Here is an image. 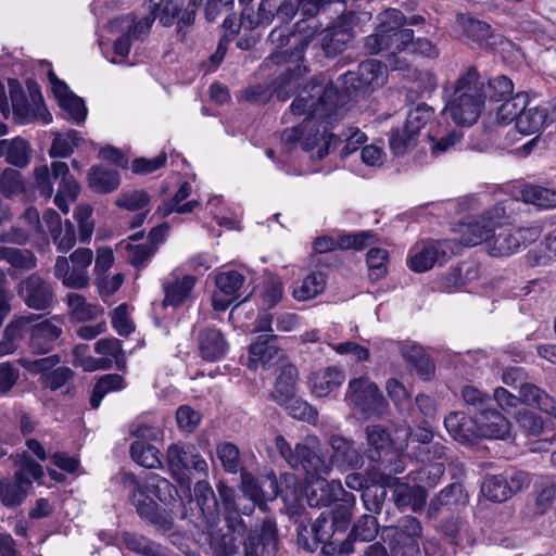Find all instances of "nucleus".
Segmentation results:
<instances>
[{
	"label": "nucleus",
	"mask_w": 556,
	"mask_h": 556,
	"mask_svg": "<svg viewBox=\"0 0 556 556\" xmlns=\"http://www.w3.org/2000/svg\"><path fill=\"white\" fill-rule=\"evenodd\" d=\"M387 67L382 62L368 59L356 70L348 71L338 78L340 88L324 77L313 78L290 104V114L305 116L304 122L316 119L319 124H331L340 115L346 101L369 94L384 84Z\"/></svg>",
	"instance_id": "f257e3e1"
},
{
	"label": "nucleus",
	"mask_w": 556,
	"mask_h": 556,
	"mask_svg": "<svg viewBox=\"0 0 556 556\" xmlns=\"http://www.w3.org/2000/svg\"><path fill=\"white\" fill-rule=\"evenodd\" d=\"M119 483L139 518L156 531L169 532L175 525L173 503L179 497L177 488L166 478L152 473L141 482L132 472H122Z\"/></svg>",
	"instance_id": "f03ea898"
},
{
	"label": "nucleus",
	"mask_w": 556,
	"mask_h": 556,
	"mask_svg": "<svg viewBox=\"0 0 556 556\" xmlns=\"http://www.w3.org/2000/svg\"><path fill=\"white\" fill-rule=\"evenodd\" d=\"M228 531L213 546L214 556H274L278 551L277 523L265 518L258 527L247 529L240 516L227 519Z\"/></svg>",
	"instance_id": "7ed1b4c3"
},
{
	"label": "nucleus",
	"mask_w": 556,
	"mask_h": 556,
	"mask_svg": "<svg viewBox=\"0 0 556 556\" xmlns=\"http://www.w3.org/2000/svg\"><path fill=\"white\" fill-rule=\"evenodd\" d=\"M485 84L475 66H470L456 80L454 93L446 109L459 126H471L480 117L486 94Z\"/></svg>",
	"instance_id": "20e7f679"
},
{
	"label": "nucleus",
	"mask_w": 556,
	"mask_h": 556,
	"mask_svg": "<svg viewBox=\"0 0 556 556\" xmlns=\"http://www.w3.org/2000/svg\"><path fill=\"white\" fill-rule=\"evenodd\" d=\"M166 464L170 476L175 479L181 489H186L189 493L187 501L180 498L181 510L178 518L181 520H189L197 525L193 519L192 509H188L187 505L193 502L191 494V480L188 472L194 470L199 473L207 471V463L198 452L197 447L191 443L177 442L172 443L166 451Z\"/></svg>",
	"instance_id": "39448f33"
},
{
	"label": "nucleus",
	"mask_w": 556,
	"mask_h": 556,
	"mask_svg": "<svg viewBox=\"0 0 556 556\" xmlns=\"http://www.w3.org/2000/svg\"><path fill=\"white\" fill-rule=\"evenodd\" d=\"M378 21L375 31L365 38L364 48L369 54L409 49L414 30L405 27V15L401 10L388 9L378 15Z\"/></svg>",
	"instance_id": "423d86ee"
},
{
	"label": "nucleus",
	"mask_w": 556,
	"mask_h": 556,
	"mask_svg": "<svg viewBox=\"0 0 556 556\" xmlns=\"http://www.w3.org/2000/svg\"><path fill=\"white\" fill-rule=\"evenodd\" d=\"M10 459L17 468L12 477H0V504L5 508H16L27 498L33 480L43 477V468L26 452L11 455Z\"/></svg>",
	"instance_id": "0eeeda50"
},
{
	"label": "nucleus",
	"mask_w": 556,
	"mask_h": 556,
	"mask_svg": "<svg viewBox=\"0 0 556 556\" xmlns=\"http://www.w3.org/2000/svg\"><path fill=\"white\" fill-rule=\"evenodd\" d=\"M34 176L36 189L43 198H51L54 192L53 185H58L54 203L62 212L67 213L66 197L75 200L80 191L78 182L70 173L68 165L65 162L54 161L50 168L47 165L36 167Z\"/></svg>",
	"instance_id": "6e6552de"
},
{
	"label": "nucleus",
	"mask_w": 556,
	"mask_h": 556,
	"mask_svg": "<svg viewBox=\"0 0 556 556\" xmlns=\"http://www.w3.org/2000/svg\"><path fill=\"white\" fill-rule=\"evenodd\" d=\"M275 446L291 468L303 470L306 479L312 482L315 479L327 476L331 471V464L315 446H309L306 443H296L292 447L283 435L275 438Z\"/></svg>",
	"instance_id": "1a4fd4ad"
},
{
	"label": "nucleus",
	"mask_w": 556,
	"mask_h": 556,
	"mask_svg": "<svg viewBox=\"0 0 556 556\" xmlns=\"http://www.w3.org/2000/svg\"><path fill=\"white\" fill-rule=\"evenodd\" d=\"M421 532L420 521L415 516L405 515L396 525L383 526L381 538L389 544L393 556H418Z\"/></svg>",
	"instance_id": "9d476101"
},
{
	"label": "nucleus",
	"mask_w": 556,
	"mask_h": 556,
	"mask_svg": "<svg viewBox=\"0 0 556 556\" xmlns=\"http://www.w3.org/2000/svg\"><path fill=\"white\" fill-rule=\"evenodd\" d=\"M351 28L334 25L320 33L309 29L304 31V36L296 42V50L293 52L295 58H302L305 50L312 45L313 49L320 51L326 58H334L342 53L348 42L352 39Z\"/></svg>",
	"instance_id": "9b49d317"
},
{
	"label": "nucleus",
	"mask_w": 556,
	"mask_h": 556,
	"mask_svg": "<svg viewBox=\"0 0 556 556\" xmlns=\"http://www.w3.org/2000/svg\"><path fill=\"white\" fill-rule=\"evenodd\" d=\"M93 260L90 249L75 250L68 258L58 256L54 264V277L70 289H84L89 285L88 268Z\"/></svg>",
	"instance_id": "f8f14e48"
},
{
	"label": "nucleus",
	"mask_w": 556,
	"mask_h": 556,
	"mask_svg": "<svg viewBox=\"0 0 556 556\" xmlns=\"http://www.w3.org/2000/svg\"><path fill=\"white\" fill-rule=\"evenodd\" d=\"M519 395L511 394L506 389L498 387L494 390L492 400L493 406L497 404L502 408L516 407L519 402L536 407L547 415L556 418V401L544 390L532 383H521Z\"/></svg>",
	"instance_id": "ddd939ff"
},
{
	"label": "nucleus",
	"mask_w": 556,
	"mask_h": 556,
	"mask_svg": "<svg viewBox=\"0 0 556 556\" xmlns=\"http://www.w3.org/2000/svg\"><path fill=\"white\" fill-rule=\"evenodd\" d=\"M345 401L358 409L365 418L381 416L386 409V401L378 387L368 377L350 380L345 392Z\"/></svg>",
	"instance_id": "4468645a"
},
{
	"label": "nucleus",
	"mask_w": 556,
	"mask_h": 556,
	"mask_svg": "<svg viewBox=\"0 0 556 556\" xmlns=\"http://www.w3.org/2000/svg\"><path fill=\"white\" fill-rule=\"evenodd\" d=\"M529 484L530 477L526 471L513 470L504 475L486 476L481 484V492L488 500L502 503Z\"/></svg>",
	"instance_id": "2eb2a0df"
},
{
	"label": "nucleus",
	"mask_w": 556,
	"mask_h": 556,
	"mask_svg": "<svg viewBox=\"0 0 556 556\" xmlns=\"http://www.w3.org/2000/svg\"><path fill=\"white\" fill-rule=\"evenodd\" d=\"M17 294L28 308L35 311L51 308L55 300L52 283L37 273L20 281Z\"/></svg>",
	"instance_id": "dca6fc26"
},
{
	"label": "nucleus",
	"mask_w": 556,
	"mask_h": 556,
	"mask_svg": "<svg viewBox=\"0 0 556 556\" xmlns=\"http://www.w3.org/2000/svg\"><path fill=\"white\" fill-rule=\"evenodd\" d=\"M61 319L53 316L29 326V349L35 354H46L54 349L62 336Z\"/></svg>",
	"instance_id": "f3484780"
},
{
	"label": "nucleus",
	"mask_w": 556,
	"mask_h": 556,
	"mask_svg": "<svg viewBox=\"0 0 556 556\" xmlns=\"http://www.w3.org/2000/svg\"><path fill=\"white\" fill-rule=\"evenodd\" d=\"M48 80L60 108L77 124L84 123L87 117L84 100L72 92L66 83L59 79L52 70L48 72Z\"/></svg>",
	"instance_id": "a211bd4d"
},
{
	"label": "nucleus",
	"mask_w": 556,
	"mask_h": 556,
	"mask_svg": "<svg viewBox=\"0 0 556 556\" xmlns=\"http://www.w3.org/2000/svg\"><path fill=\"white\" fill-rule=\"evenodd\" d=\"M452 251L444 242H427L410 250L408 266L416 273H425L434 264L442 265L451 257Z\"/></svg>",
	"instance_id": "6ab92c4d"
},
{
	"label": "nucleus",
	"mask_w": 556,
	"mask_h": 556,
	"mask_svg": "<svg viewBox=\"0 0 556 556\" xmlns=\"http://www.w3.org/2000/svg\"><path fill=\"white\" fill-rule=\"evenodd\" d=\"M556 118V98L541 105L528 106L517 121L520 134L530 135L539 132L544 126L554 123Z\"/></svg>",
	"instance_id": "aec40b11"
},
{
	"label": "nucleus",
	"mask_w": 556,
	"mask_h": 556,
	"mask_svg": "<svg viewBox=\"0 0 556 556\" xmlns=\"http://www.w3.org/2000/svg\"><path fill=\"white\" fill-rule=\"evenodd\" d=\"M278 336L274 333H261L249 345V368L255 370L258 366L270 367L282 355V350L277 345Z\"/></svg>",
	"instance_id": "412c9836"
},
{
	"label": "nucleus",
	"mask_w": 556,
	"mask_h": 556,
	"mask_svg": "<svg viewBox=\"0 0 556 556\" xmlns=\"http://www.w3.org/2000/svg\"><path fill=\"white\" fill-rule=\"evenodd\" d=\"M450 435L462 444H473L479 439L477 416L465 412H452L444 418Z\"/></svg>",
	"instance_id": "4be33fe9"
},
{
	"label": "nucleus",
	"mask_w": 556,
	"mask_h": 556,
	"mask_svg": "<svg viewBox=\"0 0 556 556\" xmlns=\"http://www.w3.org/2000/svg\"><path fill=\"white\" fill-rule=\"evenodd\" d=\"M294 31L286 33L282 29L275 28L269 34V39L273 43H277L279 47H285L287 45H292V50H283L276 53H271L266 61L271 62L273 64H282V63H296L303 60L302 58H295L293 52L296 50V42L304 36V27L302 22H298L295 25Z\"/></svg>",
	"instance_id": "5701e85b"
},
{
	"label": "nucleus",
	"mask_w": 556,
	"mask_h": 556,
	"mask_svg": "<svg viewBox=\"0 0 556 556\" xmlns=\"http://www.w3.org/2000/svg\"><path fill=\"white\" fill-rule=\"evenodd\" d=\"M241 488L243 494L255 504L274 501L279 494L275 476H268L265 481L260 482L247 470L241 471Z\"/></svg>",
	"instance_id": "b1692460"
},
{
	"label": "nucleus",
	"mask_w": 556,
	"mask_h": 556,
	"mask_svg": "<svg viewBox=\"0 0 556 556\" xmlns=\"http://www.w3.org/2000/svg\"><path fill=\"white\" fill-rule=\"evenodd\" d=\"M195 281V277L191 275H185L181 279L175 275H170L162 285L164 291L162 306L164 308L168 306L173 308L181 306L190 296Z\"/></svg>",
	"instance_id": "393cba45"
},
{
	"label": "nucleus",
	"mask_w": 556,
	"mask_h": 556,
	"mask_svg": "<svg viewBox=\"0 0 556 556\" xmlns=\"http://www.w3.org/2000/svg\"><path fill=\"white\" fill-rule=\"evenodd\" d=\"M479 439L505 440L510 434L509 420L493 406L477 416Z\"/></svg>",
	"instance_id": "a878e982"
},
{
	"label": "nucleus",
	"mask_w": 556,
	"mask_h": 556,
	"mask_svg": "<svg viewBox=\"0 0 556 556\" xmlns=\"http://www.w3.org/2000/svg\"><path fill=\"white\" fill-rule=\"evenodd\" d=\"M38 319L35 314L12 319L4 328L0 340V357L14 353L18 348L29 326Z\"/></svg>",
	"instance_id": "bb28decb"
},
{
	"label": "nucleus",
	"mask_w": 556,
	"mask_h": 556,
	"mask_svg": "<svg viewBox=\"0 0 556 556\" xmlns=\"http://www.w3.org/2000/svg\"><path fill=\"white\" fill-rule=\"evenodd\" d=\"M316 482L307 489V503L312 507L329 506L343 493L339 480L327 481L324 477L315 479Z\"/></svg>",
	"instance_id": "cd10ccee"
},
{
	"label": "nucleus",
	"mask_w": 556,
	"mask_h": 556,
	"mask_svg": "<svg viewBox=\"0 0 556 556\" xmlns=\"http://www.w3.org/2000/svg\"><path fill=\"white\" fill-rule=\"evenodd\" d=\"M367 447L365 455L369 460L380 459L386 452L394 447V442L388 428L381 425H369L365 429Z\"/></svg>",
	"instance_id": "c85d7f7f"
},
{
	"label": "nucleus",
	"mask_w": 556,
	"mask_h": 556,
	"mask_svg": "<svg viewBox=\"0 0 556 556\" xmlns=\"http://www.w3.org/2000/svg\"><path fill=\"white\" fill-rule=\"evenodd\" d=\"M329 444L333 451L332 457L340 467L358 469L363 466L364 457L352 441L340 435H332Z\"/></svg>",
	"instance_id": "c756f323"
},
{
	"label": "nucleus",
	"mask_w": 556,
	"mask_h": 556,
	"mask_svg": "<svg viewBox=\"0 0 556 556\" xmlns=\"http://www.w3.org/2000/svg\"><path fill=\"white\" fill-rule=\"evenodd\" d=\"M306 71L299 62L292 63L281 72L270 84L271 93L280 101L288 100L299 86V80Z\"/></svg>",
	"instance_id": "7c9ffc66"
},
{
	"label": "nucleus",
	"mask_w": 556,
	"mask_h": 556,
	"mask_svg": "<svg viewBox=\"0 0 556 556\" xmlns=\"http://www.w3.org/2000/svg\"><path fill=\"white\" fill-rule=\"evenodd\" d=\"M345 380L342 369L336 366H328L312 374L309 378L312 392L316 396H326L340 387Z\"/></svg>",
	"instance_id": "2f4dec72"
},
{
	"label": "nucleus",
	"mask_w": 556,
	"mask_h": 556,
	"mask_svg": "<svg viewBox=\"0 0 556 556\" xmlns=\"http://www.w3.org/2000/svg\"><path fill=\"white\" fill-rule=\"evenodd\" d=\"M9 85L13 115L17 123L26 124L42 116L37 108L29 103L24 90L15 79H11Z\"/></svg>",
	"instance_id": "473e14b6"
},
{
	"label": "nucleus",
	"mask_w": 556,
	"mask_h": 556,
	"mask_svg": "<svg viewBox=\"0 0 556 556\" xmlns=\"http://www.w3.org/2000/svg\"><path fill=\"white\" fill-rule=\"evenodd\" d=\"M199 349L205 361L222 358L228 349L224 334L215 328H206L199 333Z\"/></svg>",
	"instance_id": "72a5a7b5"
},
{
	"label": "nucleus",
	"mask_w": 556,
	"mask_h": 556,
	"mask_svg": "<svg viewBox=\"0 0 556 556\" xmlns=\"http://www.w3.org/2000/svg\"><path fill=\"white\" fill-rule=\"evenodd\" d=\"M194 500L200 514L207 522H213L219 514V504L216 494L206 480H200L193 488Z\"/></svg>",
	"instance_id": "f704fd0d"
},
{
	"label": "nucleus",
	"mask_w": 556,
	"mask_h": 556,
	"mask_svg": "<svg viewBox=\"0 0 556 556\" xmlns=\"http://www.w3.org/2000/svg\"><path fill=\"white\" fill-rule=\"evenodd\" d=\"M494 233V224L484 216L471 219L463 226L462 243L464 245L473 247L488 241Z\"/></svg>",
	"instance_id": "c9c22d12"
},
{
	"label": "nucleus",
	"mask_w": 556,
	"mask_h": 556,
	"mask_svg": "<svg viewBox=\"0 0 556 556\" xmlns=\"http://www.w3.org/2000/svg\"><path fill=\"white\" fill-rule=\"evenodd\" d=\"M296 378L298 369L294 365L288 364L282 367L280 375L276 379L274 391L271 392V399L278 405L289 403L295 395Z\"/></svg>",
	"instance_id": "e433bc0d"
},
{
	"label": "nucleus",
	"mask_w": 556,
	"mask_h": 556,
	"mask_svg": "<svg viewBox=\"0 0 556 556\" xmlns=\"http://www.w3.org/2000/svg\"><path fill=\"white\" fill-rule=\"evenodd\" d=\"M119 173L103 165H93L88 173V185L96 192L109 193L119 186Z\"/></svg>",
	"instance_id": "4c0bfd02"
},
{
	"label": "nucleus",
	"mask_w": 556,
	"mask_h": 556,
	"mask_svg": "<svg viewBox=\"0 0 556 556\" xmlns=\"http://www.w3.org/2000/svg\"><path fill=\"white\" fill-rule=\"evenodd\" d=\"M372 462L379 463L381 479L388 485H391L392 482H397L399 479L394 478V476L402 473L406 468V456L394 447L386 452L380 459H374Z\"/></svg>",
	"instance_id": "58836bf2"
},
{
	"label": "nucleus",
	"mask_w": 556,
	"mask_h": 556,
	"mask_svg": "<svg viewBox=\"0 0 556 556\" xmlns=\"http://www.w3.org/2000/svg\"><path fill=\"white\" fill-rule=\"evenodd\" d=\"M223 27L226 30H229V34H225L219 38L215 53L212 54L208 59L207 71H215L220 65L227 53L230 42L233 40L235 36L239 33L240 29L233 14H228L226 16L223 22Z\"/></svg>",
	"instance_id": "ea45409f"
},
{
	"label": "nucleus",
	"mask_w": 556,
	"mask_h": 556,
	"mask_svg": "<svg viewBox=\"0 0 556 556\" xmlns=\"http://www.w3.org/2000/svg\"><path fill=\"white\" fill-rule=\"evenodd\" d=\"M129 452L131 459L144 468L153 469L162 467L160 451L150 443L140 440L134 441L130 444Z\"/></svg>",
	"instance_id": "a19ab883"
},
{
	"label": "nucleus",
	"mask_w": 556,
	"mask_h": 556,
	"mask_svg": "<svg viewBox=\"0 0 556 556\" xmlns=\"http://www.w3.org/2000/svg\"><path fill=\"white\" fill-rule=\"evenodd\" d=\"M66 304L73 319L78 321H88L98 317L103 309L96 304L87 303L85 296L78 293H68Z\"/></svg>",
	"instance_id": "79ce46f5"
},
{
	"label": "nucleus",
	"mask_w": 556,
	"mask_h": 556,
	"mask_svg": "<svg viewBox=\"0 0 556 556\" xmlns=\"http://www.w3.org/2000/svg\"><path fill=\"white\" fill-rule=\"evenodd\" d=\"M498 106L496 117L498 123L507 125L511 122L517 124L519 116L522 114V110L529 104L527 93L519 92L504 101Z\"/></svg>",
	"instance_id": "37998d69"
},
{
	"label": "nucleus",
	"mask_w": 556,
	"mask_h": 556,
	"mask_svg": "<svg viewBox=\"0 0 556 556\" xmlns=\"http://www.w3.org/2000/svg\"><path fill=\"white\" fill-rule=\"evenodd\" d=\"M444 471V464L434 462L422 465L419 469L412 471L409 476L420 489H432L438 485Z\"/></svg>",
	"instance_id": "c03bdc74"
},
{
	"label": "nucleus",
	"mask_w": 556,
	"mask_h": 556,
	"mask_svg": "<svg viewBox=\"0 0 556 556\" xmlns=\"http://www.w3.org/2000/svg\"><path fill=\"white\" fill-rule=\"evenodd\" d=\"M520 249L515 231L501 230L488 242V251L492 256H509Z\"/></svg>",
	"instance_id": "a18cd8bd"
},
{
	"label": "nucleus",
	"mask_w": 556,
	"mask_h": 556,
	"mask_svg": "<svg viewBox=\"0 0 556 556\" xmlns=\"http://www.w3.org/2000/svg\"><path fill=\"white\" fill-rule=\"evenodd\" d=\"M462 397L467 407V413L479 416L493 406L491 395L472 386L462 389Z\"/></svg>",
	"instance_id": "49530a36"
},
{
	"label": "nucleus",
	"mask_w": 556,
	"mask_h": 556,
	"mask_svg": "<svg viewBox=\"0 0 556 556\" xmlns=\"http://www.w3.org/2000/svg\"><path fill=\"white\" fill-rule=\"evenodd\" d=\"M468 495L459 482H453L445 486L440 493L430 501L429 508L438 511L442 506L465 504Z\"/></svg>",
	"instance_id": "de8ad7c7"
},
{
	"label": "nucleus",
	"mask_w": 556,
	"mask_h": 556,
	"mask_svg": "<svg viewBox=\"0 0 556 556\" xmlns=\"http://www.w3.org/2000/svg\"><path fill=\"white\" fill-rule=\"evenodd\" d=\"M308 7L306 5V0H282L278 5L275 3L274 17L277 16L281 23H288L295 16L299 10L305 16H314L320 9L316 4L313 8Z\"/></svg>",
	"instance_id": "09e8293b"
},
{
	"label": "nucleus",
	"mask_w": 556,
	"mask_h": 556,
	"mask_svg": "<svg viewBox=\"0 0 556 556\" xmlns=\"http://www.w3.org/2000/svg\"><path fill=\"white\" fill-rule=\"evenodd\" d=\"M325 287V275L320 271H313L302 280L300 286L294 288L293 296L298 301H308L321 293Z\"/></svg>",
	"instance_id": "8fccbe9b"
},
{
	"label": "nucleus",
	"mask_w": 556,
	"mask_h": 556,
	"mask_svg": "<svg viewBox=\"0 0 556 556\" xmlns=\"http://www.w3.org/2000/svg\"><path fill=\"white\" fill-rule=\"evenodd\" d=\"M387 483L371 482L370 485L362 493V501L366 510L371 515H379L384 506L388 491Z\"/></svg>",
	"instance_id": "3c124183"
},
{
	"label": "nucleus",
	"mask_w": 556,
	"mask_h": 556,
	"mask_svg": "<svg viewBox=\"0 0 556 556\" xmlns=\"http://www.w3.org/2000/svg\"><path fill=\"white\" fill-rule=\"evenodd\" d=\"M523 200L527 203L533 204L540 208H555L556 207V191L541 187V186H527L522 190Z\"/></svg>",
	"instance_id": "603ef678"
},
{
	"label": "nucleus",
	"mask_w": 556,
	"mask_h": 556,
	"mask_svg": "<svg viewBox=\"0 0 556 556\" xmlns=\"http://www.w3.org/2000/svg\"><path fill=\"white\" fill-rule=\"evenodd\" d=\"M418 135L409 131V128L404 124L403 127H396L391 130L389 138V146L393 154L403 155L409 149L417 144Z\"/></svg>",
	"instance_id": "864d4df0"
},
{
	"label": "nucleus",
	"mask_w": 556,
	"mask_h": 556,
	"mask_svg": "<svg viewBox=\"0 0 556 556\" xmlns=\"http://www.w3.org/2000/svg\"><path fill=\"white\" fill-rule=\"evenodd\" d=\"M80 140L79 132L74 129L65 134H56L49 150V155L51 157H67L74 152V148L78 147Z\"/></svg>",
	"instance_id": "5fc2aeb1"
},
{
	"label": "nucleus",
	"mask_w": 556,
	"mask_h": 556,
	"mask_svg": "<svg viewBox=\"0 0 556 556\" xmlns=\"http://www.w3.org/2000/svg\"><path fill=\"white\" fill-rule=\"evenodd\" d=\"M528 261L532 266L547 265L556 258V236L547 235L534 249L528 252Z\"/></svg>",
	"instance_id": "6e6d98bb"
},
{
	"label": "nucleus",
	"mask_w": 556,
	"mask_h": 556,
	"mask_svg": "<svg viewBox=\"0 0 556 556\" xmlns=\"http://www.w3.org/2000/svg\"><path fill=\"white\" fill-rule=\"evenodd\" d=\"M379 531V523L375 515L364 514L353 525L349 534L350 539L363 542L372 541Z\"/></svg>",
	"instance_id": "4d7b16f0"
},
{
	"label": "nucleus",
	"mask_w": 556,
	"mask_h": 556,
	"mask_svg": "<svg viewBox=\"0 0 556 556\" xmlns=\"http://www.w3.org/2000/svg\"><path fill=\"white\" fill-rule=\"evenodd\" d=\"M94 351L98 354L112 357L116 368L121 371L126 370V356L122 349V343L116 338H103L96 342Z\"/></svg>",
	"instance_id": "13d9d810"
},
{
	"label": "nucleus",
	"mask_w": 556,
	"mask_h": 556,
	"mask_svg": "<svg viewBox=\"0 0 556 556\" xmlns=\"http://www.w3.org/2000/svg\"><path fill=\"white\" fill-rule=\"evenodd\" d=\"M216 454L226 472L237 473L243 471L240 451L236 444L230 442L219 443L216 447Z\"/></svg>",
	"instance_id": "bf43d9fd"
},
{
	"label": "nucleus",
	"mask_w": 556,
	"mask_h": 556,
	"mask_svg": "<svg viewBox=\"0 0 556 556\" xmlns=\"http://www.w3.org/2000/svg\"><path fill=\"white\" fill-rule=\"evenodd\" d=\"M434 115L432 106L425 102L418 103L406 114L405 125L413 134L419 135L420 130L431 121Z\"/></svg>",
	"instance_id": "052dcab7"
},
{
	"label": "nucleus",
	"mask_w": 556,
	"mask_h": 556,
	"mask_svg": "<svg viewBox=\"0 0 556 556\" xmlns=\"http://www.w3.org/2000/svg\"><path fill=\"white\" fill-rule=\"evenodd\" d=\"M31 149L29 143L16 137L10 141L5 161L18 168H24L29 164Z\"/></svg>",
	"instance_id": "680f3d73"
},
{
	"label": "nucleus",
	"mask_w": 556,
	"mask_h": 556,
	"mask_svg": "<svg viewBox=\"0 0 556 556\" xmlns=\"http://www.w3.org/2000/svg\"><path fill=\"white\" fill-rule=\"evenodd\" d=\"M514 84L504 75L492 77L488 80V89L484 93L490 101L502 102L513 97Z\"/></svg>",
	"instance_id": "e2e57ef3"
},
{
	"label": "nucleus",
	"mask_w": 556,
	"mask_h": 556,
	"mask_svg": "<svg viewBox=\"0 0 556 556\" xmlns=\"http://www.w3.org/2000/svg\"><path fill=\"white\" fill-rule=\"evenodd\" d=\"M388 251L381 248H371L366 255L368 277L377 281L387 275Z\"/></svg>",
	"instance_id": "0e129e2a"
},
{
	"label": "nucleus",
	"mask_w": 556,
	"mask_h": 556,
	"mask_svg": "<svg viewBox=\"0 0 556 556\" xmlns=\"http://www.w3.org/2000/svg\"><path fill=\"white\" fill-rule=\"evenodd\" d=\"M4 261L18 270H33L37 267V257L28 249L8 247Z\"/></svg>",
	"instance_id": "69168bd1"
},
{
	"label": "nucleus",
	"mask_w": 556,
	"mask_h": 556,
	"mask_svg": "<svg viewBox=\"0 0 556 556\" xmlns=\"http://www.w3.org/2000/svg\"><path fill=\"white\" fill-rule=\"evenodd\" d=\"M176 422L178 429L184 433H193L201 424V412L190 405H180L176 410Z\"/></svg>",
	"instance_id": "338daca9"
},
{
	"label": "nucleus",
	"mask_w": 556,
	"mask_h": 556,
	"mask_svg": "<svg viewBox=\"0 0 556 556\" xmlns=\"http://www.w3.org/2000/svg\"><path fill=\"white\" fill-rule=\"evenodd\" d=\"M244 282V276L237 270L222 271L215 277V285L220 294L235 295Z\"/></svg>",
	"instance_id": "774afa93"
}]
</instances>
